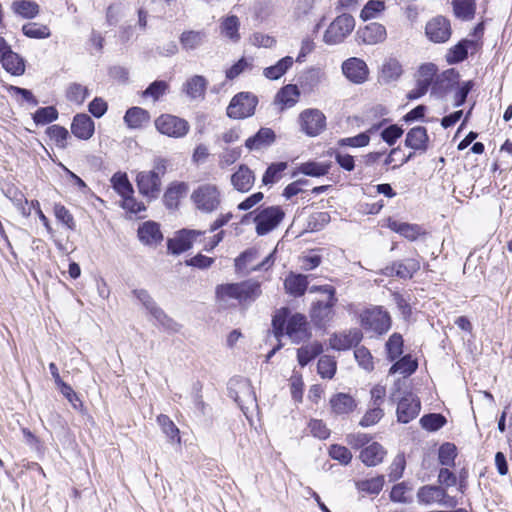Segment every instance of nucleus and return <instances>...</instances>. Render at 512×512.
Instances as JSON below:
<instances>
[{"label": "nucleus", "mask_w": 512, "mask_h": 512, "mask_svg": "<svg viewBox=\"0 0 512 512\" xmlns=\"http://www.w3.org/2000/svg\"><path fill=\"white\" fill-rule=\"evenodd\" d=\"M418 367L417 361L414 360L411 355H405L396 361L390 368V374H401L403 376H409L416 371Z\"/></svg>", "instance_id": "obj_41"}, {"label": "nucleus", "mask_w": 512, "mask_h": 512, "mask_svg": "<svg viewBox=\"0 0 512 512\" xmlns=\"http://www.w3.org/2000/svg\"><path fill=\"white\" fill-rule=\"evenodd\" d=\"M253 67V60L242 57L234 65L226 70V78L233 80L247 69Z\"/></svg>", "instance_id": "obj_61"}, {"label": "nucleus", "mask_w": 512, "mask_h": 512, "mask_svg": "<svg viewBox=\"0 0 512 512\" xmlns=\"http://www.w3.org/2000/svg\"><path fill=\"white\" fill-rule=\"evenodd\" d=\"M387 33L384 25L373 22L359 31V37L367 45H375L386 39Z\"/></svg>", "instance_id": "obj_24"}, {"label": "nucleus", "mask_w": 512, "mask_h": 512, "mask_svg": "<svg viewBox=\"0 0 512 512\" xmlns=\"http://www.w3.org/2000/svg\"><path fill=\"white\" fill-rule=\"evenodd\" d=\"M385 455L384 447L377 442H373L362 449L360 459L366 466L374 467L383 462Z\"/></svg>", "instance_id": "obj_27"}, {"label": "nucleus", "mask_w": 512, "mask_h": 512, "mask_svg": "<svg viewBox=\"0 0 512 512\" xmlns=\"http://www.w3.org/2000/svg\"><path fill=\"white\" fill-rule=\"evenodd\" d=\"M260 294V284L253 281L222 284L216 288L217 297L223 301L236 299L240 303H250L255 301L260 296Z\"/></svg>", "instance_id": "obj_3"}, {"label": "nucleus", "mask_w": 512, "mask_h": 512, "mask_svg": "<svg viewBox=\"0 0 512 512\" xmlns=\"http://www.w3.org/2000/svg\"><path fill=\"white\" fill-rule=\"evenodd\" d=\"M228 393L244 413L256 405L255 392L253 391L250 381L247 379L240 378L230 380Z\"/></svg>", "instance_id": "obj_7"}, {"label": "nucleus", "mask_w": 512, "mask_h": 512, "mask_svg": "<svg viewBox=\"0 0 512 512\" xmlns=\"http://www.w3.org/2000/svg\"><path fill=\"white\" fill-rule=\"evenodd\" d=\"M134 297L142 304L147 312L166 330L177 332L179 324L170 318L166 313L157 305L149 292L145 289H134L132 291Z\"/></svg>", "instance_id": "obj_5"}, {"label": "nucleus", "mask_w": 512, "mask_h": 512, "mask_svg": "<svg viewBox=\"0 0 512 512\" xmlns=\"http://www.w3.org/2000/svg\"><path fill=\"white\" fill-rule=\"evenodd\" d=\"M169 85L166 81L156 80L152 82L143 92V97H150L153 101H157L168 91Z\"/></svg>", "instance_id": "obj_51"}, {"label": "nucleus", "mask_w": 512, "mask_h": 512, "mask_svg": "<svg viewBox=\"0 0 512 512\" xmlns=\"http://www.w3.org/2000/svg\"><path fill=\"white\" fill-rule=\"evenodd\" d=\"M167 170V160L164 158H155L153 169L150 171H141L137 174L136 183L139 192L151 199L158 197L161 191V178Z\"/></svg>", "instance_id": "obj_2"}, {"label": "nucleus", "mask_w": 512, "mask_h": 512, "mask_svg": "<svg viewBox=\"0 0 512 512\" xmlns=\"http://www.w3.org/2000/svg\"><path fill=\"white\" fill-rule=\"evenodd\" d=\"M138 237L142 243L150 246L157 245L163 240L159 224L153 221H146L139 226Z\"/></svg>", "instance_id": "obj_23"}, {"label": "nucleus", "mask_w": 512, "mask_h": 512, "mask_svg": "<svg viewBox=\"0 0 512 512\" xmlns=\"http://www.w3.org/2000/svg\"><path fill=\"white\" fill-rule=\"evenodd\" d=\"M354 356L359 366L366 371H372L374 369L373 357L370 351L364 346L357 347L354 351Z\"/></svg>", "instance_id": "obj_59"}, {"label": "nucleus", "mask_w": 512, "mask_h": 512, "mask_svg": "<svg viewBox=\"0 0 512 512\" xmlns=\"http://www.w3.org/2000/svg\"><path fill=\"white\" fill-rule=\"evenodd\" d=\"M420 261L416 258H406L394 261L382 269L381 274L386 277H397L400 279H411L420 270Z\"/></svg>", "instance_id": "obj_12"}, {"label": "nucleus", "mask_w": 512, "mask_h": 512, "mask_svg": "<svg viewBox=\"0 0 512 512\" xmlns=\"http://www.w3.org/2000/svg\"><path fill=\"white\" fill-rule=\"evenodd\" d=\"M329 404L332 412L336 415L349 414L357 407L355 399L347 393L333 395L329 400Z\"/></svg>", "instance_id": "obj_25"}, {"label": "nucleus", "mask_w": 512, "mask_h": 512, "mask_svg": "<svg viewBox=\"0 0 512 512\" xmlns=\"http://www.w3.org/2000/svg\"><path fill=\"white\" fill-rule=\"evenodd\" d=\"M420 409L419 399L412 394H407L398 402L397 419L401 423H409L418 416Z\"/></svg>", "instance_id": "obj_18"}, {"label": "nucleus", "mask_w": 512, "mask_h": 512, "mask_svg": "<svg viewBox=\"0 0 512 512\" xmlns=\"http://www.w3.org/2000/svg\"><path fill=\"white\" fill-rule=\"evenodd\" d=\"M402 66L397 59L390 58L382 66L381 77L385 82L396 81L402 74Z\"/></svg>", "instance_id": "obj_43"}, {"label": "nucleus", "mask_w": 512, "mask_h": 512, "mask_svg": "<svg viewBox=\"0 0 512 512\" xmlns=\"http://www.w3.org/2000/svg\"><path fill=\"white\" fill-rule=\"evenodd\" d=\"M429 137L425 127L412 128L406 135L405 145L415 151L425 152L428 148Z\"/></svg>", "instance_id": "obj_26"}, {"label": "nucleus", "mask_w": 512, "mask_h": 512, "mask_svg": "<svg viewBox=\"0 0 512 512\" xmlns=\"http://www.w3.org/2000/svg\"><path fill=\"white\" fill-rule=\"evenodd\" d=\"M294 59L286 56L280 59L275 65L263 70V75L270 80L280 79L293 65Z\"/></svg>", "instance_id": "obj_38"}, {"label": "nucleus", "mask_w": 512, "mask_h": 512, "mask_svg": "<svg viewBox=\"0 0 512 512\" xmlns=\"http://www.w3.org/2000/svg\"><path fill=\"white\" fill-rule=\"evenodd\" d=\"M456 456V446L452 443H444L439 448L438 458L443 466H453Z\"/></svg>", "instance_id": "obj_57"}, {"label": "nucleus", "mask_w": 512, "mask_h": 512, "mask_svg": "<svg viewBox=\"0 0 512 512\" xmlns=\"http://www.w3.org/2000/svg\"><path fill=\"white\" fill-rule=\"evenodd\" d=\"M71 131L75 137L88 140L95 131L94 121L87 114H77L72 121Z\"/></svg>", "instance_id": "obj_21"}, {"label": "nucleus", "mask_w": 512, "mask_h": 512, "mask_svg": "<svg viewBox=\"0 0 512 512\" xmlns=\"http://www.w3.org/2000/svg\"><path fill=\"white\" fill-rule=\"evenodd\" d=\"M13 10L24 18H34L39 13V6L36 2L29 0L15 1Z\"/></svg>", "instance_id": "obj_46"}, {"label": "nucleus", "mask_w": 512, "mask_h": 512, "mask_svg": "<svg viewBox=\"0 0 512 512\" xmlns=\"http://www.w3.org/2000/svg\"><path fill=\"white\" fill-rule=\"evenodd\" d=\"M254 182L255 175L246 165H240L238 170L231 176L233 187L242 193L248 192L253 187Z\"/></svg>", "instance_id": "obj_22"}, {"label": "nucleus", "mask_w": 512, "mask_h": 512, "mask_svg": "<svg viewBox=\"0 0 512 512\" xmlns=\"http://www.w3.org/2000/svg\"><path fill=\"white\" fill-rule=\"evenodd\" d=\"M301 130L309 136L319 135L326 126V117L318 109H306L299 116Z\"/></svg>", "instance_id": "obj_13"}, {"label": "nucleus", "mask_w": 512, "mask_h": 512, "mask_svg": "<svg viewBox=\"0 0 512 512\" xmlns=\"http://www.w3.org/2000/svg\"><path fill=\"white\" fill-rule=\"evenodd\" d=\"M240 20L235 15H228L220 22V33L230 41L237 43L241 39L239 33Z\"/></svg>", "instance_id": "obj_33"}, {"label": "nucleus", "mask_w": 512, "mask_h": 512, "mask_svg": "<svg viewBox=\"0 0 512 512\" xmlns=\"http://www.w3.org/2000/svg\"><path fill=\"white\" fill-rule=\"evenodd\" d=\"M342 72L345 77L355 83L362 84L368 79L369 69L360 58L351 57L342 63Z\"/></svg>", "instance_id": "obj_15"}, {"label": "nucleus", "mask_w": 512, "mask_h": 512, "mask_svg": "<svg viewBox=\"0 0 512 512\" xmlns=\"http://www.w3.org/2000/svg\"><path fill=\"white\" fill-rule=\"evenodd\" d=\"M468 41H462L456 44L454 47H452L446 58L448 63L450 64H456L459 63L467 58L468 51H467V44Z\"/></svg>", "instance_id": "obj_58"}, {"label": "nucleus", "mask_w": 512, "mask_h": 512, "mask_svg": "<svg viewBox=\"0 0 512 512\" xmlns=\"http://www.w3.org/2000/svg\"><path fill=\"white\" fill-rule=\"evenodd\" d=\"M308 283V276L290 273L284 281V287L288 294L294 297H300L304 295L307 290Z\"/></svg>", "instance_id": "obj_28"}, {"label": "nucleus", "mask_w": 512, "mask_h": 512, "mask_svg": "<svg viewBox=\"0 0 512 512\" xmlns=\"http://www.w3.org/2000/svg\"><path fill=\"white\" fill-rule=\"evenodd\" d=\"M6 196L12 201L14 206L24 217L30 216L31 207L28 206V200L21 191L15 187H9L6 191Z\"/></svg>", "instance_id": "obj_42"}, {"label": "nucleus", "mask_w": 512, "mask_h": 512, "mask_svg": "<svg viewBox=\"0 0 512 512\" xmlns=\"http://www.w3.org/2000/svg\"><path fill=\"white\" fill-rule=\"evenodd\" d=\"M258 100L249 92H241L235 95L227 107V115L233 119H243L252 116L255 112Z\"/></svg>", "instance_id": "obj_8"}, {"label": "nucleus", "mask_w": 512, "mask_h": 512, "mask_svg": "<svg viewBox=\"0 0 512 512\" xmlns=\"http://www.w3.org/2000/svg\"><path fill=\"white\" fill-rule=\"evenodd\" d=\"M361 326L367 331L384 334L390 329V316L380 308L367 310L361 314Z\"/></svg>", "instance_id": "obj_11"}, {"label": "nucleus", "mask_w": 512, "mask_h": 512, "mask_svg": "<svg viewBox=\"0 0 512 512\" xmlns=\"http://www.w3.org/2000/svg\"><path fill=\"white\" fill-rule=\"evenodd\" d=\"M330 170L329 163H317V162H307L301 165L300 171L312 177H320L328 174Z\"/></svg>", "instance_id": "obj_52"}, {"label": "nucleus", "mask_w": 512, "mask_h": 512, "mask_svg": "<svg viewBox=\"0 0 512 512\" xmlns=\"http://www.w3.org/2000/svg\"><path fill=\"white\" fill-rule=\"evenodd\" d=\"M388 228L409 241H415L422 233H424L422 228L417 224H410L397 220H389Z\"/></svg>", "instance_id": "obj_29"}, {"label": "nucleus", "mask_w": 512, "mask_h": 512, "mask_svg": "<svg viewBox=\"0 0 512 512\" xmlns=\"http://www.w3.org/2000/svg\"><path fill=\"white\" fill-rule=\"evenodd\" d=\"M157 131L172 138L184 137L190 129L189 123L171 114H162L155 120Z\"/></svg>", "instance_id": "obj_9"}, {"label": "nucleus", "mask_w": 512, "mask_h": 512, "mask_svg": "<svg viewBox=\"0 0 512 512\" xmlns=\"http://www.w3.org/2000/svg\"><path fill=\"white\" fill-rule=\"evenodd\" d=\"M191 199L198 210L212 213L221 203V193L216 185L206 183L193 191Z\"/></svg>", "instance_id": "obj_6"}, {"label": "nucleus", "mask_w": 512, "mask_h": 512, "mask_svg": "<svg viewBox=\"0 0 512 512\" xmlns=\"http://www.w3.org/2000/svg\"><path fill=\"white\" fill-rule=\"evenodd\" d=\"M358 488L369 494H378L384 485V476L379 475L371 479L358 482Z\"/></svg>", "instance_id": "obj_60"}, {"label": "nucleus", "mask_w": 512, "mask_h": 512, "mask_svg": "<svg viewBox=\"0 0 512 512\" xmlns=\"http://www.w3.org/2000/svg\"><path fill=\"white\" fill-rule=\"evenodd\" d=\"M3 68L12 75H22L25 72L23 58L11 49L0 59Z\"/></svg>", "instance_id": "obj_35"}, {"label": "nucleus", "mask_w": 512, "mask_h": 512, "mask_svg": "<svg viewBox=\"0 0 512 512\" xmlns=\"http://www.w3.org/2000/svg\"><path fill=\"white\" fill-rule=\"evenodd\" d=\"M355 27V19L347 13L337 16L323 34V42L333 46L344 42Z\"/></svg>", "instance_id": "obj_4"}, {"label": "nucleus", "mask_w": 512, "mask_h": 512, "mask_svg": "<svg viewBox=\"0 0 512 512\" xmlns=\"http://www.w3.org/2000/svg\"><path fill=\"white\" fill-rule=\"evenodd\" d=\"M384 413L381 407L371 405L369 410L364 414L359 424L362 427H369L375 425L383 417Z\"/></svg>", "instance_id": "obj_63"}, {"label": "nucleus", "mask_w": 512, "mask_h": 512, "mask_svg": "<svg viewBox=\"0 0 512 512\" xmlns=\"http://www.w3.org/2000/svg\"><path fill=\"white\" fill-rule=\"evenodd\" d=\"M420 424L427 431H437L446 424V418L441 414L431 413L424 415Z\"/></svg>", "instance_id": "obj_50"}, {"label": "nucleus", "mask_w": 512, "mask_h": 512, "mask_svg": "<svg viewBox=\"0 0 512 512\" xmlns=\"http://www.w3.org/2000/svg\"><path fill=\"white\" fill-rule=\"evenodd\" d=\"M387 357L394 361L403 353V338L399 333H393L386 342Z\"/></svg>", "instance_id": "obj_45"}, {"label": "nucleus", "mask_w": 512, "mask_h": 512, "mask_svg": "<svg viewBox=\"0 0 512 512\" xmlns=\"http://www.w3.org/2000/svg\"><path fill=\"white\" fill-rule=\"evenodd\" d=\"M386 8L382 0H369L361 10L360 17L366 21L376 18Z\"/></svg>", "instance_id": "obj_49"}, {"label": "nucleus", "mask_w": 512, "mask_h": 512, "mask_svg": "<svg viewBox=\"0 0 512 512\" xmlns=\"http://www.w3.org/2000/svg\"><path fill=\"white\" fill-rule=\"evenodd\" d=\"M201 234V231L183 229L168 240V250L175 255L181 254L189 250L195 239Z\"/></svg>", "instance_id": "obj_16"}, {"label": "nucleus", "mask_w": 512, "mask_h": 512, "mask_svg": "<svg viewBox=\"0 0 512 512\" xmlns=\"http://www.w3.org/2000/svg\"><path fill=\"white\" fill-rule=\"evenodd\" d=\"M361 330L354 328L341 333H336L329 339L330 347L334 350L344 351L357 346L362 340Z\"/></svg>", "instance_id": "obj_17"}, {"label": "nucleus", "mask_w": 512, "mask_h": 512, "mask_svg": "<svg viewBox=\"0 0 512 512\" xmlns=\"http://www.w3.org/2000/svg\"><path fill=\"white\" fill-rule=\"evenodd\" d=\"M337 303V298L328 297L326 300H318L313 303L311 308V318L317 325H325L334 315L333 308Z\"/></svg>", "instance_id": "obj_19"}, {"label": "nucleus", "mask_w": 512, "mask_h": 512, "mask_svg": "<svg viewBox=\"0 0 512 512\" xmlns=\"http://www.w3.org/2000/svg\"><path fill=\"white\" fill-rule=\"evenodd\" d=\"M54 214L58 221L62 222L67 228L74 230L75 229V221L70 213V211L61 204H56L54 206Z\"/></svg>", "instance_id": "obj_64"}, {"label": "nucleus", "mask_w": 512, "mask_h": 512, "mask_svg": "<svg viewBox=\"0 0 512 512\" xmlns=\"http://www.w3.org/2000/svg\"><path fill=\"white\" fill-rule=\"evenodd\" d=\"M58 118V111L53 106L39 108L33 115V120L38 125H45Z\"/></svg>", "instance_id": "obj_53"}, {"label": "nucleus", "mask_w": 512, "mask_h": 512, "mask_svg": "<svg viewBox=\"0 0 512 512\" xmlns=\"http://www.w3.org/2000/svg\"><path fill=\"white\" fill-rule=\"evenodd\" d=\"M188 186L184 182L172 183L164 193L163 201L168 209H176L180 199L186 194Z\"/></svg>", "instance_id": "obj_32"}, {"label": "nucleus", "mask_w": 512, "mask_h": 512, "mask_svg": "<svg viewBox=\"0 0 512 512\" xmlns=\"http://www.w3.org/2000/svg\"><path fill=\"white\" fill-rule=\"evenodd\" d=\"M275 141V133L270 128H261L254 136L245 141L249 150H259L271 145Z\"/></svg>", "instance_id": "obj_30"}, {"label": "nucleus", "mask_w": 512, "mask_h": 512, "mask_svg": "<svg viewBox=\"0 0 512 512\" xmlns=\"http://www.w3.org/2000/svg\"><path fill=\"white\" fill-rule=\"evenodd\" d=\"M453 12L455 16L462 20H471L476 11L475 0H453Z\"/></svg>", "instance_id": "obj_39"}, {"label": "nucleus", "mask_w": 512, "mask_h": 512, "mask_svg": "<svg viewBox=\"0 0 512 512\" xmlns=\"http://www.w3.org/2000/svg\"><path fill=\"white\" fill-rule=\"evenodd\" d=\"M46 133L58 148L63 149L67 146L69 133L66 128L59 125H52L47 128Z\"/></svg>", "instance_id": "obj_47"}, {"label": "nucleus", "mask_w": 512, "mask_h": 512, "mask_svg": "<svg viewBox=\"0 0 512 512\" xmlns=\"http://www.w3.org/2000/svg\"><path fill=\"white\" fill-rule=\"evenodd\" d=\"M23 34L29 38L44 39L50 36L47 26L38 23H28L22 27Z\"/></svg>", "instance_id": "obj_54"}, {"label": "nucleus", "mask_w": 512, "mask_h": 512, "mask_svg": "<svg viewBox=\"0 0 512 512\" xmlns=\"http://www.w3.org/2000/svg\"><path fill=\"white\" fill-rule=\"evenodd\" d=\"M208 80L202 75L189 77L182 86V92L190 100H203L205 97Z\"/></svg>", "instance_id": "obj_20"}, {"label": "nucleus", "mask_w": 512, "mask_h": 512, "mask_svg": "<svg viewBox=\"0 0 512 512\" xmlns=\"http://www.w3.org/2000/svg\"><path fill=\"white\" fill-rule=\"evenodd\" d=\"M300 97V91L294 84H288L280 89L276 95V101L282 105V108L293 107Z\"/></svg>", "instance_id": "obj_37"}, {"label": "nucleus", "mask_w": 512, "mask_h": 512, "mask_svg": "<svg viewBox=\"0 0 512 512\" xmlns=\"http://www.w3.org/2000/svg\"><path fill=\"white\" fill-rule=\"evenodd\" d=\"M317 370L322 378L331 379L336 372V361L332 357L324 355L318 361Z\"/></svg>", "instance_id": "obj_56"}, {"label": "nucleus", "mask_w": 512, "mask_h": 512, "mask_svg": "<svg viewBox=\"0 0 512 512\" xmlns=\"http://www.w3.org/2000/svg\"><path fill=\"white\" fill-rule=\"evenodd\" d=\"M450 21L441 15L429 20L425 27V34L434 43H444L451 37Z\"/></svg>", "instance_id": "obj_14"}, {"label": "nucleus", "mask_w": 512, "mask_h": 512, "mask_svg": "<svg viewBox=\"0 0 512 512\" xmlns=\"http://www.w3.org/2000/svg\"><path fill=\"white\" fill-rule=\"evenodd\" d=\"M285 216L284 211L279 206H270L260 210L254 217L256 224V233L264 236L274 230Z\"/></svg>", "instance_id": "obj_10"}, {"label": "nucleus", "mask_w": 512, "mask_h": 512, "mask_svg": "<svg viewBox=\"0 0 512 512\" xmlns=\"http://www.w3.org/2000/svg\"><path fill=\"white\" fill-rule=\"evenodd\" d=\"M418 498L420 502L431 504L439 503L446 505L447 494L445 489L440 486H424L418 491Z\"/></svg>", "instance_id": "obj_31"}, {"label": "nucleus", "mask_w": 512, "mask_h": 512, "mask_svg": "<svg viewBox=\"0 0 512 512\" xmlns=\"http://www.w3.org/2000/svg\"><path fill=\"white\" fill-rule=\"evenodd\" d=\"M88 96V88L79 83L70 84L66 91L67 99L79 105L82 104Z\"/></svg>", "instance_id": "obj_48"}, {"label": "nucleus", "mask_w": 512, "mask_h": 512, "mask_svg": "<svg viewBox=\"0 0 512 512\" xmlns=\"http://www.w3.org/2000/svg\"><path fill=\"white\" fill-rule=\"evenodd\" d=\"M150 120V114L147 110L140 107H132L128 109L124 116V121L129 128H141Z\"/></svg>", "instance_id": "obj_36"}, {"label": "nucleus", "mask_w": 512, "mask_h": 512, "mask_svg": "<svg viewBox=\"0 0 512 512\" xmlns=\"http://www.w3.org/2000/svg\"><path fill=\"white\" fill-rule=\"evenodd\" d=\"M287 310L284 309V314H277L273 317L272 326L275 336L279 338L284 334L291 339L294 343H299L310 337L309 323L303 314L295 313L286 319Z\"/></svg>", "instance_id": "obj_1"}, {"label": "nucleus", "mask_w": 512, "mask_h": 512, "mask_svg": "<svg viewBox=\"0 0 512 512\" xmlns=\"http://www.w3.org/2000/svg\"><path fill=\"white\" fill-rule=\"evenodd\" d=\"M111 183L121 197L133 195L134 193L133 186L125 173L114 174L111 178Z\"/></svg>", "instance_id": "obj_44"}, {"label": "nucleus", "mask_w": 512, "mask_h": 512, "mask_svg": "<svg viewBox=\"0 0 512 512\" xmlns=\"http://www.w3.org/2000/svg\"><path fill=\"white\" fill-rule=\"evenodd\" d=\"M323 351L322 344L320 342H313L308 345L302 346L297 350V359L299 364L304 367L311 360L320 355Z\"/></svg>", "instance_id": "obj_40"}, {"label": "nucleus", "mask_w": 512, "mask_h": 512, "mask_svg": "<svg viewBox=\"0 0 512 512\" xmlns=\"http://www.w3.org/2000/svg\"><path fill=\"white\" fill-rule=\"evenodd\" d=\"M329 455L343 465L349 464L352 459V453L350 450L347 447L338 444H334L330 447Z\"/></svg>", "instance_id": "obj_62"}, {"label": "nucleus", "mask_w": 512, "mask_h": 512, "mask_svg": "<svg viewBox=\"0 0 512 512\" xmlns=\"http://www.w3.org/2000/svg\"><path fill=\"white\" fill-rule=\"evenodd\" d=\"M287 168L286 162H278L271 164L263 175L262 182L264 185L273 184L277 182L281 173Z\"/></svg>", "instance_id": "obj_55"}, {"label": "nucleus", "mask_w": 512, "mask_h": 512, "mask_svg": "<svg viewBox=\"0 0 512 512\" xmlns=\"http://www.w3.org/2000/svg\"><path fill=\"white\" fill-rule=\"evenodd\" d=\"M207 40V33L204 30L185 31L180 36V43L183 49L190 51L201 47Z\"/></svg>", "instance_id": "obj_34"}]
</instances>
